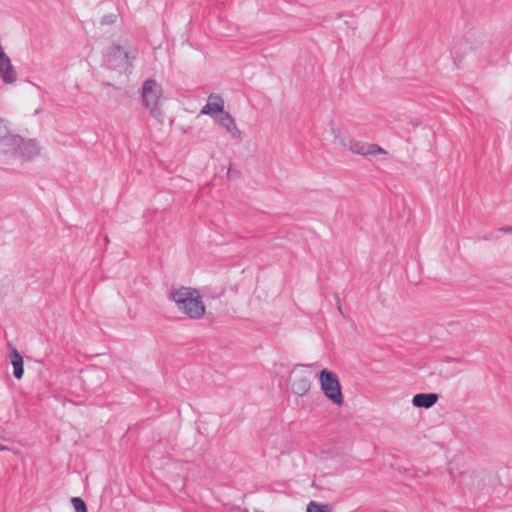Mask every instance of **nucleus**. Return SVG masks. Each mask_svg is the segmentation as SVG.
Instances as JSON below:
<instances>
[{"instance_id": "1", "label": "nucleus", "mask_w": 512, "mask_h": 512, "mask_svg": "<svg viewBox=\"0 0 512 512\" xmlns=\"http://www.w3.org/2000/svg\"><path fill=\"white\" fill-rule=\"evenodd\" d=\"M170 298L175 302L177 308L190 318L199 319L205 313L201 295L196 289L180 287L171 291Z\"/></svg>"}, {"instance_id": "2", "label": "nucleus", "mask_w": 512, "mask_h": 512, "mask_svg": "<svg viewBox=\"0 0 512 512\" xmlns=\"http://www.w3.org/2000/svg\"><path fill=\"white\" fill-rule=\"evenodd\" d=\"M331 132L334 136V143L343 149H348L354 154L362 156H375L378 154L386 155L387 151L377 144L366 143L357 140H347L342 136L340 129L332 127Z\"/></svg>"}, {"instance_id": "3", "label": "nucleus", "mask_w": 512, "mask_h": 512, "mask_svg": "<svg viewBox=\"0 0 512 512\" xmlns=\"http://www.w3.org/2000/svg\"><path fill=\"white\" fill-rule=\"evenodd\" d=\"M4 152L14 156L32 159L39 154V148L34 140H25L18 135H9L3 139Z\"/></svg>"}, {"instance_id": "4", "label": "nucleus", "mask_w": 512, "mask_h": 512, "mask_svg": "<svg viewBox=\"0 0 512 512\" xmlns=\"http://www.w3.org/2000/svg\"><path fill=\"white\" fill-rule=\"evenodd\" d=\"M319 382L325 397L333 404L341 406L343 404V394L338 376L328 369H323L319 374Z\"/></svg>"}, {"instance_id": "5", "label": "nucleus", "mask_w": 512, "mask_h": 512, "mask_svg": "<svg viewBox=\"0 0 512 512\" xmlns=\"http://www.w3.org/2000/svg\"><path fill=\"white\" fill-rule=\"evenodd\" d=\"M161 94V86L156 81L148 79L143 83L141 91L143 105L155 118H160L162 116V113L158 107Z\"/></svg>"}, {"instance_id": "6", "label": "nucleus", "mask_w": 512, "mask_h": 512, "mask_svg": "<svg viewBox=\"0 0 512 512\" xmlns=\"http://www.w3.org/2000/svg\"><path fill=\"white\" fill-rule=\"evenodd\" d=\"M223 112H226L224 110L223 98L218 94L211 93L206 105L201 109V114L208 115L211 118L216 119Z\"/></svg>"}, {"instance_id": "7", "label": "nucleus", "mask_w": 512, "mask_h": 512, "mask_svg": "<svg viewBox=\"0 0 512 512\" xmlns=\"http://www.w3.org/2000/svg\"><path fill=\"white\" fill-rule=\"evenodd\" d=\"M81 378L89 390H94L106 379V374L103 369L93 367L85 370Z\"/></svg>"}, {"instance_id": "8", "label": "nucleus", "mask_w": 512, "mask_h": 512, "mask_svg": "<svg viewBox=\"0 0 512 512\" xmlns=\"http://www.w3.org/2000/svg\"><path fill=\"white\" fill-rule=\"evenodd\" d=\"M214 120L218 123V125L225 129L226 132L229 133L233 139H242L241 131L237 127L234 118L227 111L223 112L221 115H219V117H217Z\"/></svg>"}, {"instance_id": "9", "label": "nucleus", "mask_w": 512, "mask_h": 512, "mask_svg": "<svg viewBox=\"0 0 512 512\" xmlns=\"http://www.w3.org/2000/svg\"><path fill=\"white\" fill-rule=\"evenodd\" d=\"M135 56L130 57L129 52L125 51L120 45H113L108 53V61H119L125 69L132 66Z\"/></svg>"}, {"instance_id": "10", "label": "nucleus", "mask_w": 512, "mask_h": 512, "mask_svg": "<svg viewBox=\"0 0 512 512\" xmlns=\"http://www.w3.org/2000/svg\"><path fill=\"white\" fill-rule=\"evenodd\" d=\"M438 400V395L435 393H419L413 396L412 404L418 408H430Z\"/></svg>"}, {"instance_id": "11", "label": "nucleus", "mask_w": 512, "mask_h": 512, "mask_svg": "<svg viewBox=\"0 0 512 512\" xmlns=\"http://www.w3.org/2000/svg\"><path fill=\"white\" fill-rule=\"evenodd\" d=\"M311 382L304 375H298L292 382V391L298 396L306 395L310 390Z\"/></svg>"}, {"instance_id": "12", "label": "nucleus", "mask_w": 512, "mask_h": 512, "mask_svg": "<svg viewBox=\"0 0 512 512\" xmlns=\"http://www.w3.org/2000/svg\"><path fill=\"white\" fill-rule=\"evenodd\" d=\"M10 360L13 366V375L16 379H21L24 373L23 358L21 354L14 348H11Z\"/></svg>"}, {"instance_id": "13", "label": "nucleus", "mask_w": 512, "mask_h": 512, "mask_svg": "<svg viewBox=\"0 0 512 512\" xmlns=\"http://www.w3.org/2000/svg\"><path fill=\"white\" fill-rule=\"evenodd\" d=\"M71 503L75 509V512H87L85 502L80 497H73Z\"/></svg>"}, {"instance_id": "14", "label": "nucleus", "mask_w": 512, "mask_h": 512, "mask_svg": "<svg viewBox=\"0 0 512 512\" xmlns=\"http://www.w3.org/2000/svg\"><path fill=\"white\" fill-rule=\"evenodd\" d=\"M306 512H329V509L326 505H321L315 501H311L307 506Z\"/></svg>"}, {"instance_id": "15", "label": "nucleus", "mask_w": 512, "mask_h": 512, "mask_svg": "<svg viewBox=\"0 0 512 512\" xmlns=\"http://www.w3.org/2000/svg\"><path fill=\"white\" fill-rule=\"evenodd\" d=\"M500 231L512 234V227H503V228H500Z\"/></svg>"}, {"instance_id": "16", "label": "nucleus", "mask_w": 512, "mask_h": 512, "mask_svg": "<svg viewBox=\"0 0 512 512\" xmlns=\"http://www.w3.org/2000/svg\"><path fill=\"white\" fill-rule=\"evenodd\" d=\"M8 449L9 448L7 446H4V445L0 444V451H6Z\"/></svg>"}, {"instance_id": "17", "label": "nucleus", "mask_w": 512, "mask_h": 512, "mask_svg": "<svg viewBox=\"0 0 512 512\" xmlns=\"http://www.w3.org/2000/svg\"><path fill=\"white\" fill-rule=\"evenodd\" d=\"M315 364H307L308 367H313Z\"/></svg>"}]
</instances>
